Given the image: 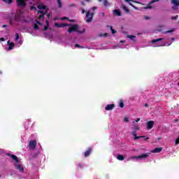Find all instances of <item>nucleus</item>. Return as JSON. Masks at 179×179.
Instances as JSON below:
<instances>
[{
    "mask_svg": "<svg viewBox=\"0 0 179 179\" xmlns=\"http://www.w3.org/2000/svg\"><path fill=\"white\" fill-rule=\"evenodd\" d=\"M134 131L131 133L133 136H134V141H136V139H141V138H145L143 136H136V131H139V126L134 125L133 127Z\"/></svg>",
    "mask_w": 179,
    "mask_h": 179,
    "instance_id": "obj_9",
    "label": "nucleus"
},
{
    "mask_svg": "<svg viewBox=\"0 0 179 179\" xmlns=\"http://www.w3.org/2000/svg\"><path fill=\"white\" fill-rule=\"evenodd\" d=\"M81 3H82V5H83V2H82Z\"/></svg>",
    "mask_w": 179,
    "mask_h": 179,
    "instance_id": "obj_52",
    "label": "nucleus"
},
{
    "mask_svg": "<svg viewBox=\"0 0 179 179\" xmlns=\"http://www.w3.org/2000/svg\"><path fill=\"white\" fill-rule=\"evenodd\" d=\"M8 156H10L11 159L13 160V164L15 167V169L20 172L23 173L24 171V168H23V166H22V163L20 162V159L17 158V157L15 155H9Z\"/></svg>",
    "mask_w": 179,
    "mask_h": 179,
    "instance_id": "obj_4",
    "label": "nucleus"
},
{
    "mask_svg": "<svg viewBox=\"0 0 179 179\" xmlns=\"http://www.w3.org/2000/svg\"><path fill=\"white\" fill-rule=\"evenodd\" d=\"M114 107H115V105L114 103L108 104L106 106L105 110L106 111H110V110H113V108H114Z\"/></svg>",
    "mask_w": 179,
    "mask_h": 179,
    "instance_id": "obj_15",
    "label": "nucleus"
},
{
    "mask_svg": "<svg viewBox=\"0 0 179 179\" xmlns=\"http://www.w3.org/2000/svg\"><path fill=\"white\" fill-rule=\"evenodd\" d=\"M3 1V2H6V0H2Z\"/></svg>",
    "mask_w": 179,
    "mask_h": 179,
    "instance_id": "obj_49",
    "label": "nucleus"
},
{
    "mask_svg": "<svg viewBox=\"0 0 179 179\" xmlns=\"http://www.w3.org/2000/svg\"><path fill=\"white\" fill-rule=\"evenodd\" d=\"M148 139H149V137L144 138L145 141H148Z\"/></svg>",
    "mask_w": 179,
    "mask_h": 179,
    "instance_id": "obj_43",
    "label": "nucleus"
},
{
    "mask_svg": "<svg viewBox=\"0 0 179 179\" xmlns=\"http://www.w3.org/2000/svg\"><path fill=\"white\" fill-rule=\"evenodd\" d=\"M9 22L13 27H19L21 23H27V18L22 14H15L10 17Z\"/></svg>",
    "mask_w": 179,
    "mask_h": 179,
    "instance_id": "obj_2",
    "label": "nucleus"
},
{
    "mask_svg": "<svg viewBox=\"0 0 179 179\" xmlns=\"http://www.w3.org/2000/svg\"><path fill=\"white\" fill-rule=\"evenodd\" d=\"M75 47H76V48H83V47L79 45V44H76V45H75Z\"/></svg>",
    "mask_w": 179,
    "mask_h": 179,
    "instance_id": "obj_32",
    "label": "nucleus"
},
{
    "mask_svg": "<svg viewBox=\"0 0 179 179\" xmlns=\"http://www.w3.org/2000/svg\"><path fill=\"white\" fill-rule=\"evenodd\" d=\"M57 3L59 6V8H62V3H61V0H57Z\"/></svg>",
    "mask_w": 179,
    "mask_h": 179,
    "instance_id": "obj_27",
    "label": "nucleus"
},
{
    "mask_svg": "<svg viewBox=\"0 0 179 179\" xmlns=\"http://www.w3.org/2000/svg\"><path fill=\"white\" fill-rule=\"evenodd\" d=\"M108 34H99V37H107Z\"/></svg>",
    "mask_w": 179,
    "mask_h": 179,
    "instance_id": "obj_30",
    "label": "nucleus"
},
{
    "mask_svg": "<svg viewBox=\"0 0 179 179\" xmlns=\"http://www.w3.org/2000/svg\"><path fill=\"white\" fill-rule=\"evenodd\" d=\"M119 106L120 108H124V102H122V100L120 101Z\"/></svg>",
    "mask_w": 179,
    "mask_h": 179,
    "instance_id": "obj_24",
    "label": "nucleus"
},
{
    "mask_svg": "<svg viewBox=\"0 0 179 179\" xmlns=\"http://www.w3.org/2000/svg\"><path fill=\"white\" fill-rule=\"evenodd\" d=\"M146 125L148 129H152V128H153V125H155V122L150 120L147 122Z\"/></svg>",
    "mask_w": 179,
    "mask_h": 179,
    "instance_id": "obj_14",
    "label": "nucleus"
},
{
    "mask_svg": "<svg viewBox=\"0 0 179 179\" xmlns=\"http://www.w3.org/2000/svg\"><path fill=\"white\" fill-rule=\"evenodd\" d=\"M177 17H178V15L172 16L171 19H172V20H176V19H177Z\"/></svg>",
    "mask_w": 179,
    "mask_h": 179,
    "instance_id": "obj_33",
    "label": "nucleus"
},
{
    "mask_svg": "<svg viewBox=\"0 0 179 179\" xmlns=\"http://www.w3.org/2000/svg\"><path fill=\"white\" fill-rule=\"evenodd\" d=\"M48 17H50V14H48Z\"/></svg>",
    "mask_w": 179,
    "mask_h": 179,
    "instance_id": "obj_50",
    "label": "nucleus"
},
{
    "mask_svg": "<svg viewBox=\"0 0 179 179\" xmlns=\"http://www.w3.org/2000/svg\"><path fill=\"white\" fill-rule=\"evenodd\" d=\"M120 48H125V47H124V46H120Z\"/></svg>",
    "mask_w": 179,
    "mask_h": 179,
    "instance_id": "obj_46",
    "label": "nucleus"
},
{
    "mask_svg": "<svg viewBox=\"0 0 179 179\" xmlns=\"http://www.w3.org/2000/svg\"><path fill=\"white\" fill-rule=\"evenodd\" d=\"M101 1H103V0H99V2H101Z\"/></svg>",
    "mask_w": 179,
    "mask_h": 179,
    "instance_id": "obj_51",
    "label": "nucleus"
},
{
    "mask_svg": "<svg viewBox=\"0 0 179 179\" xmlns=\"http://www.w3.org/2000/svg\"><path fill=\"white\" fill-rule=\"evenodd\" d=\"M110 30H111L112 34H115V33H117V31H115L114 29H113L112 26H110Z\"/></svg>",
    "mask_w": 179,
    "mask_h": 179,
    "instance_id": "obj_28",
    "label": "nucleus"
},
{
    "mask_svg": "<svg viewBox=\"0 0 179 179\" xmlns=\"http://www.w3.org/2000/svg\"><path fill=\"white\" fill-rule=\"evenodd\" d=\"M124 2H128L131 6H133V8H135L133 4H131V2H132V0H124Z\"/></svg>",
    "mask_w": 179,
    "mask_h": 179,
    "instance_id": "obj_26",
    "label": "nucleus"
},
{
    "mask_svg": "<svg viewBox=\"0 0 179 179\" xmlns=\"http://www.w3.org/2000/svg\"><path fill=\"white\" fill-rule=\"evenodd\" d=\"M171 3L173 5L172 9H173V10H177L179 6V0H171Z\"/></svg>",
    "mask_w": 179,
    "mask_h": 179,
    "instance_id": "obj_12",
    "label": "nucleus"
},
{
    "mask_svg": "<svg viewBox=\"0 0 179 179\" xmlns=\"http://www.w3.org/2000/svg\"><path fill=\"white\" fill-rule=\"evenodd\" d=\"M163 150L162 148H156L155 149L151 150V153H160Z\"/></svg>",
    "mask_w": 179,
    "mask_h": 179,
    "instance_id": "obj_16",
    "label": "nucleus"
},
{
    "mask_svg": "<svg viewBox=\"0 0 179 179\" xmlns=\"http://www.w3.org/2000/svg\"><path fill=\"white\" fill-rule=\"evenodd\" d=\"M113 13L117 16H121V12H120V10H114Z\"/></svg>",
    "mask_w": 179,
    "mask_h": 179,
    "instance_id": "obj_19",
    "label": "nucleus"
},
{
    "mask_svg": "<svg viewBox=\"0 0 179 179\" xmlns=\"http://www.w3.org/2000/svg\"><path fill=\"white\" fill-rule=\"evenodd\" d=\"M16 1L18 8H22V9L26 8V5H27V0H16Z\"/></svg>",
    "mask_w": 179,
    "mask_h": 179,
    "instance_id": "obj_10",
    "label": "nucleus"
},
{
    "mask_svg": "<svg viewBox=\"0 0 179 179\" xmlns=\"http://www.w3.org/2000/svg\"><path fill=\"white\" fill-rule=\"evenodd\" d=\"M124 122H128L129 121V119H128V117H124Z\"/></svg>",
    "mask_w": 179,
    "mask_h": 179,
    "instance_id": "obj_36",
    "label": "nucleus"
},
{
    "mask_svg": "<svg viewBox=\"0 0 179 179\" xmlns=\"http://www.w3.org/2000/svg\"><path fill=\"white\" fill-rule=\"evenodd\" d=\"M145 19L146 20H148V19H150V17H148V16H145Z\"/></svg>",
    "mask_w": 179,
    "mask_h": 179,
    "instance_id": "obj_40",
    "label": "nucleus"
},
{
    "mask_svg": "<svg viewBox=\"0 0 179 179\" xmlns=\"http://www.w3.org/2000/svg\"><path fill=\"white\" fill-rule=\"evenodd\" d=\"M38 9H39L38 11L39 17L33 23L34 29L35 31H37V30H48L50 23L48 20L44 18V15L48 12V8H47V6L41 3L38 5Z\"/></svg>",
    "mask_w": 179,
    "mask_h": 179,
    "instance_id": "obj_1",
    "label": "nucleus"
},
{
    "mask_svg": "<svg viewBox=\"0 0 179 179\" xmlns=\"http://www.w3.org/2000/svg\"><path fill=\"white\" fill-rule=\"evenodd\" d=\"M8 40V36H6L5 37L0 38V42L1 41H6Z\"/></svg>",
    "mask_w": 179,
    "mask_h": 179,
    "instance_id": "obj_25",
    "label": "nucleus"
},
{
    "mask_svg": "<svg viewBox=\"0 0 179 179\" xmlns=\"http://www.w3.org/2000/svg\"><path fill=\"white\" fill-rule=\"evenodd\" d=\"M174 30H170L165 32V34H167L168 33H173Z\"/></svg>",
    "mask_w": 179,
    "mask_h": 179,
    "instance_id": "obj_35",
    "label": "nucleus"
},
{
    "mask_svg": "<svg viewBox=\"0 0 179 179\" xmlns=\"http://www.w3.org/2000/svg\"><path fill=\"white\" fill-rule=\"evenodd\" d=\"M148 157H149V154H143L138 156H131L127 158V162H130V160L135 162H138L139 160H145V159H148Z\"/></svg>",
    "mask_w": 179,
    "mask_h": 179,
    "instance_id": "obj_7",
    "label": "nucleus"
},
{
    "mask_svg": "<svg viewBox=\"0 0 179 179\" xmlns=\"http://www.w3.org/2000/svg\"><path fill=\"white\" fill-rule=\"evenodd\" d=\"M96 9H97V7L94 6L87 12L85 15V20L87 23H90V22L93 20V15H94V12H92V10L94 11L96 10Z\"/></svg>",
    "mask_w": 179,
    "mask_h": 179,
    "instance_id": "obj_6",
    "label": "nucleus"
},
{
    "mask_svg": "<svg viewBox=\"0 0 179 179\" xmlns=\"http://www.w3.org/2000/svg\"><path fill=\"white\" fill-rule=\"evenodd\" d=\"M145 9H152V6H148L147 7L145 8Z\"/></svg>",
    "mask_w": 179,
    "mask_h": 179,
    "instance_id": "obj_38",
    "label": "nucleus"
},
{
    "mask_svg": "<svg viewBox=\"0 0 179 179\" xmlns=\"http://www.w3.org/2000/svg\"><path fill=\"white\" fill-rule=\"evenodd\" d=\"M31 10H37V8L35 6H31Z\"/></svg>",
    "mask_w": 179,
    "mask_h": 179,
    "instance_id": "obj_34",
    "label": "nucleus"
},
{
    "mask_svg": "<svg viewBox=\"0 0 179 179\" xmlns=\"http://www.w3.org/2000/svg\"><path fill=\"white\" fill-rule=\"evenodd\" d=\"M13 2V0H6V3H8V5H10Z\"/></svg>",
    "mask_w": 179,
    "mask_h": 179,
    "instance_id": "obj_29",
    "label": "nucleus"
},
{
    "mask_svg": "<svg viewBox=\"0 0 179 179\" xmlns=\"http://www.w3.org/2000/svg\"><path fill=\"white\" fill-rule=\"evenodd\" d=\"M103 6H110V3H108V1L104 0Z\"/></svg>",
    "mask_w": 179,
    "mask_h": 179,
    "instance_id": "obj_21",
    "label": "nucleus"
},
{
    "mask_svg": "<svg viewBox=\"0 0 179 179\" xmlns=\"http://www.w3.org/2000/svg\"><path fill=\"white\" fill-rule=\"evenodd\" d=\"M3 27H8V25H3Z\"/></svg>",
    "mask_w": 179,
    "mask_h": 179,
    "instance_id": "obj_44",
    "label": "nucleus"
},
{
    "mask_svg": "<svg viewBox=\"0 0 179 179\" xmlns=\"http://www.w3.org/2000/svg\"><path fill=\"white\" fill-rule=\"evenodd\" d=\"M127 38L131 39V41H136V36H134V35H128L127 36Z\"/></svg>",
    "mask_w": 179,
    "mask_h": 179,
    "instance_id": "obj_18",
    "label": "nucleus"
},
{
    "mask_svg": "<svg viewBox=\"0 0 179 179\" xmlns=\"http://www.w3.org/2000/svg\"><path fill=\"white\" fill-rule=\"evenodd\" d=\"M14 41L15 44V47L17 48H19L22 44H23V38L20 36L17 33H15V37H14Z\"/></svg>",
    "mask_w": 179,
    "mask_h": 179,
    "instance_id": "obj_8",
    "label": "nucleus"
},
{
    "mask_svg": "<svg viewBox=\"0 0 179 179\" xmlns=\"http://www.w3.org/2000/svg\"><path fill=\"white\" fill-rule=\"evenodd\" d=\"M91 152H92V148H89V149L84 153L85 157H87L88 156H90Z\"/></svg>",
    "mask_w": 179,
    "mask_h": 179,
    "instance_id": "obj_17",
    "label": "nucleus"
},
{
    "mask_svg": "<svg viewBox=\"0 0 179 179\" xmlns=\"http://www.w3.org/2000/svg\"><path fill=\"white\" fill-rule=\"evenodd\" d=\"M125 42V41H120V43H124Z\"/></svg>",
    "mask_w": 179,
    "mask_h": 179,
    "instance_id": "obj_48",
    "label": "nucleus"
},
{
    "mask_svg": "<svg viewBox=\"0 0 179 179\" xmlns=\"http://www.w3.org/2000/svg\"><path fill=\"white\" fill-rule=\"evenodd\" d=\"M70 21L73 23L75 22V20H71Z\"/></svg>",
    "mask_w": 179,
    "mask_h": 179,
    "instance_id": "obj_42",
    "label": "nucleus"
},
{
    "mask_svg": "<svg viewBox=\"0 0 179 179\" xmlns=\"http://www.w3.org/2000/svg\"><path fill=\"white\" fill-rule=\"evenodd\" d=\"M148 103L145 104V107H148Z\"/></svg>",
    "mask_w": 179,
    "mask_h": 179,
    "instance_id": "obj_47",
    "label": "nucleus"
},
{
    "mask_svg": "<svg viewBox=\"0 0 179 179\" xmlns=\"http://www.w3.org/2000/svg\"><path fill=\"white\" fill-rule=\"evenodd\" d=\"M78 169H83L85 167V164H78Z\"/></svg>",
    "mask_w": 179,
    "mask_h": 179,
    "instance_id": "obj_22",
    "label": "nucleus"
},
{
    "mask_svg": "<svg viewBox=\"0 0 179 179\" xmlns=\"http://www.w3.org/2000/svg\"><path fill=\"white\" fill-rule=\"evenodd\" d=\"M163 40H164V38H158V39H154L152 41V44H156L155 45H153V47H163L164 45H171V43L173 42H171L170 43H166V42L164 41H162ZM160 41H162V42H160Z\"/></svg>",
    "mask_w": 179,
    "mask_h": 179,
    "instance_id": "obj_5",
    "label": "nucleus"
},
{
    "mask_svg": "<svg viewBox=\"0 0 179 179\" xmlns=\"http://www.w3.org/2000/svg\"><path fill=\"white\" fill-rule=\"evenodd\" d=\"M55 26L56 27H61V28L66 27V26H70V27L68 29V31L69 33H72L73 31H76V33H85V29H83V31H80V29H79V26L78 24L72 25L71 24L55 22Z\"/></svg>",
    "mask_w": 179,
    "mask_h": 179,
    "instance_id": "obj_3",
    "label": "nucleus"
},
{
    "mask_svg": "<svg viewBox=\"0 0 179 179\" xmlns=\"http://www.w3.org/2000/svg\"><path fill=\"white\" fill-rule=\"evenodd\" d=\"M60 20H68V17H64L60 18Z\"/></svg>",
    "mask_w": 179,
    "mask_h": 179,
    "instance_id": "obj_37",
    "label": "nucleus"
},
{
    "mask_svg": "<svg viewBox=\"0 0 179 179\" xmlns=\"http://www.w3.org/2000/svg\"><path fill=\"white\" fill-rule=\"evenodd\" d=\"M139 121H141V118H138L137 120H136V122H139Z\"/></svg>",
    "mask_w": 179,
    "mask_h": 179,
    "instance_id": "obj_39",
    "label": "nucleus"
},
{
    "mask_svg": "<svg viewBox=\"0 0 179 179\" xmlns=\"http://www.w3.org/2000/svg\"><path fill=\"white\" fill-rule=\"evenodd\" d=\"M171 40H172V41H174V40H176V38H172Z\"/></svg>",
    "mask_w": 179,
    "mask_h": 179,
    "instance_id": "obj_45",
    "label": "nucleus"
},
{
    "mask_svg": "<svg viewBox=\"0 0 179 179\" xmlns=\"http://www.w3.org/2000/svg\"><path fill=\"white\" fill-rule=\"evenodd\" d=\"M155 2H159V0H152L150 2V5H152V3H155Z\"/></svg>",
    "mask_w": 179,
    "mask_h": 179,
    "instance_id": "obj_31",
    "label": "nucleus"
},
{
    "mask_svg": "<svg viewBox=\"0 0 179 179\" xmlns=\"http://www.w3.org/2000/svg\"><path fill=\"white\" fill-rule=\"evenodd\" d=\"M36 146H37V142H36V141H29V148L31 150H34V149H36Z\"/></svg>",
    "mask_w": 179,
    "mask_h": 179,
    "instance_id": "obj_13",
    "label": "nucleus"
},
{
    "mask_svg": "<svg viewBox=\"0 0 179 179\" xmlns=\"http://www.w3.org/2000/svg\"><path fill=\"white\" fill-rule=\"evenodd\" d=\"M117 160L122 161V160H124V159H125V157L123 155H117Z\"/></svg>",
    "mask_w": 179,
    "mask_h": 179,
    "instance_id": "obj_20",
    "label": "nucleus"
},
{
    "mask_svg": "<svg viewBox=\"0 0 179 179\" xmlns=\"http://www.w3.org/2000/svg\"><path fill=\"white\" fill-rule=\"evenodd\" d=\"M85 9L82 8V13H85Z\"/></svg>",
    "mask_w": 179,
    "mask_h": 179,
    "instance_id": "obj_41",
    "label": "nucleus"
},
{
    "mask_svg": "<svg viewBox=\"0 0 179 179\" xmlns=\"http://www.w3.org/2000/svg\"><path fill=\"white\" fill-rule=\"evenodd\" d=\"M7 51H11V50H13L15 47H16V45L13 42H10V40H8L7 42Z\"/></svg>",
    "mask_w": 179,
    "mask_h": 179,
    "instance_id": "obj_11",
    "label": "nucleus"
},
{
    "mask_svg": "<svg viewBox=\"0 0 179 179\" xmlns=\"http://www.w3.org/2000/svg\"><path fill=\"white\" fill-rule=\"evenodd\" d=\"M122 9H124V11H125L127 13H129V9H128V7L124 6L122 7Z\"/></svg>",
    "mask_w": 179,
    "mask_h": 179,
    "instance_id": "obj_23",
    "label": "nucleus"
}]
</instances>
